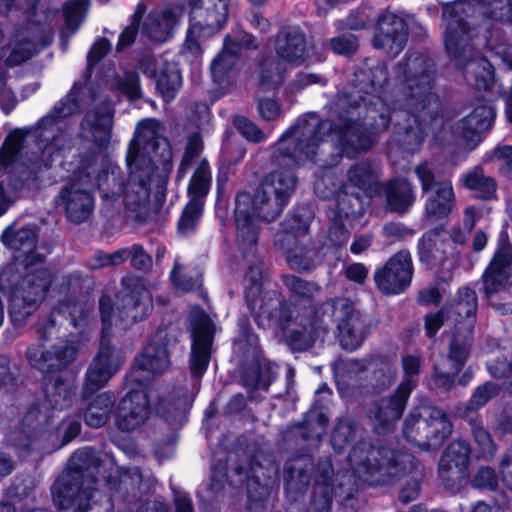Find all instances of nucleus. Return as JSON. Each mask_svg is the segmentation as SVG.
Returning a JSON list of instances; mask_svg holds the SVG:
<instances>
[{"label": "nucleus", "instance_id": "412c9836", "mask_svg": "<svg viewBox=\"0 0 512 512\" xmlns=\"http://www.w3.org/2000/svg\"><path fill=\"white\" fill-rule=\"evenodd\" d=\"M485 297L512 293V247L506 242L499 243L490 262L482 274Z\"/></svg>", "mask_w": 512, "mask_h": 512}, {"label": "nucleus", "instance_id": "f3484780", "mask_svg": "<svg viewBox=\"0 0 512 512\" xmlns=\"http://www.w3.org/2000/svg\"><path fill=\"white\" fill-rule=\"evenodd\" d=\"M160 128V123L155 119L140 121L129 143L126 162L147 165L149 162L153 164L152 155L169 157V142L161 135Z\"/></svg>", "mask_w": 512, "mask_h": 512}, {"label": "nucleus", "instance_id": "aec40b11", "mask_svg": "<svg viewBox=\"0 0 512 512\" xmlns=\"http://www.w3.org/2000/svg\"><path fill=\"white\" fill-rule=\"evenodd\" d=\"M23 137L19 132L9 134L0 148V216L22 189V180L12 181L11 172L22 149Z\"/></svg>", "mask_w": 512, "mask_h": 512}, {"label": "nucleus", "instance_id": "4c0bfd02", "mask_svg": "<svg viewBox=\"0 0 512 512\" xmlns=\"http://www.w3.org/2000/svg\"><path fill=\"white\" fill-rule=\"evenodd\" d=\"M116 396L105 391L97 394L88 403L84 412V421L91 428L103 427L110 419L115 406Z\"/></svg>", "mask_w": 512, "mask_h": 512}, {"label": "nucleus", "instance_id": "20e7f679", "mask_svg": "<svg viewBox=\"0 0 512 512\" xmlns=\"http://www.w3.org/2000/svg\"><path fill=\"white\" fill-rule=\"evenodd\" d=\"M98 173V189L101 197L108 204L117 202L120 198L129 213L138 223H145L155 211L150 202L153 189L157 202L164 199L167 177L156 172L154 164L147 165L127 162L129 176L125 180L121 169L110 162L103 163Z\"/></svg>", "mask_w": 512, "mask_h": 512}, {"label": "nucleus", "instance_id": "e433bc0d", "mask_svg": "<svg viewBox=\"0 0 512 512\" xmlns=\"http://www.w3.org/2000/svg\"><path fill=\"white\" fill-rule=\"evenodd\" d=\"M318 479L314 487L313 498L310 502L308 512H330L333 488L331 487V477L333 467L329 460H325L318 465Z\"/></svg>", "mask_w": 512, "mask_h": 512}, {"label": "nucleus", "instance_id": "f704fd0d", "mask_svg": "<svg viewBox=\"0 0 512 512\" xmlns=\"http://www.w3.org/2000/svg\"><path fill=\"white\" fill-rule=\"evenodd\" d=\"M305 47V36L297 28L283 29L275 41V50L279 58L290 63H298L303 59Z\"/></svg>", "mask_w": 512, "mask_h": 512}, {"label": "nucleus", "instance_id": "9d476101", "mask_svg": "<svg viewBox=\"0 0 512 512\" xmlns=\"http://www.w3.org/2000/svg\"><path fill=\"white\" fill-rule=\"evenodd\" d=\"M99 308L103 324L102 336L98 353L90 363L83 385L84 398L103 388L119 371L126 360L124 353L109 344L108 334L111 328L112 302L109 296L102 295Z\"/></svg>", "mask_w": 512, "mask_h": 512}, {"label": "nucleus", "instance_id": "680f3d73", "mask_svg": "<svg viewBox=\"0 0 512 512\" xmlns=\"http://www.w3.org/2000/svg\"><path fill=\"white\" fill-rule=\"evenodd\" d=\"M472 434L477 444V457L483 459L492 458L496 453V445L493 442L489 432L485 430L482 426L473 424Z\"/></svg>", "mask_w": 512, "mask_h": 512}, {"label": "nucleus", "instance_id": "2eb2a0df", "mask_svg": "<svg viewBox=\"0 0 512 512\" xmlns=\"http://www.w3.org/2000/svg\"><path fill=\"white\" fill-rule=\"evenodd\" d=\"M52 274L41 268L24 277L10 299V317L14 325L22 326L43 302L52 284Z\"/></svg>", "mask_w": 512, "mask_h": 512}, {"label": "nucleus", "instance_id": "f8f14e48", "mask_svg": "<svg viewBox=\"0 0 512 512\" xmlns=\"http://www.w3.org/2000/svg\"><path fill=\"white\" fill-rule=\"evenodd\" d=\"M104 155H97L76 174L75 181L67 184L56 198V203L63 206L66 217L74 223L86 221L93 212L94 198L91 192L98 188V173L101 172Z\"/></svg>", "mask_w": 512, "mask_h": 512}, {"label": "nucleus", "instance_id": "473e14b6", "mask_svg": "<svg viewBox=\"0 0 512 512\" xmlns=\"http://www.w3.org/2000/svg\"><path fill=\"white\" fill-rule=\"evenodd\" d=\"M478 307L476 292L470 287L459 289L456 300L446 308L447 318L455 323H463V327L471 332Z\"/></svg>", "mask_w": 512, "mask_h": 512}, {"label": "nucleus", "instance_id": "79ce46f5", "mask_svg": "<svg viewBox=\"0 0 512 512\" xmlns=\"http://www.w3.org/2000/svg\"><path fill=\"white\" fill-rule=\"evenodd\" d=\"M4 245L15 251L23 253L31 252L37 241V229L35 225H25L19 229L8 227L1 236Z\"/></svg>", "mask_w": 512, "mask_h": 512}, {"label": "nucleus", "instance_id": "603ef678", "mask_svg": "<svg viewBox=\"0 0 512 512\" xmlns=\"http://www.w3.org/2000/svg\"><path fill=\"white\" fill-rule=\"evenodd\" d=\"M427 404H422L414 407L403 423V435L405 439L420 448V440H424L423 436V424H420L424 417L422 412Z\"/></svg>", "mask_w": 512, "mask_h": 512}, {"label": "nucleus", "instance_id": "6ab92c4d", "mask_svg": "<svg viewBox=\"0 0 512 512\" xmlns=\"http://www.w3.org/2000/svg\"><path fill=\"white\" fill-rule=\"evenodd\" d=\"M191 325L190 370L193 377L200 378L206 372L210 361L213 323L203 310L193 308L191 311Z\"/></svg>", "mask_w": 512, "mask_h": 512}, {"label": "nucleus", "instance_id": "7c9ffc66", "mask_svg": "<svg viewBox=\"0 0 512 512\" xmlns=\"http://www.w3.org/2000/svg\"><path fill=\"white\" fill-rule=\"evenodd\" d=\"M120 303L117 310L121 320L132 323L144 319L152 309V296L144 285L137 281L134 289L129 293L118 296Z\"/></svg>", "mask_w": 512, "mask_h": 512}, {"label": "nucleus", "instance_id": "f257e3e1", "mask_svg": "<svg viewBox=\"0 0 512 512\" xmlns=\"http://www.w3.org/2000/svg\"><path fill=\"white\" fill-rule=\"evenodd\" d=\"M435 64L420 52H408L394 68V89L384 98L359 91L338 93L333 104L340 124L307 113L297 119L272 146V158L288 169L268 173L257 188L251 208L248 194L236 197V240L242 251L258 244L259 222L276 220L293 194L297 178L292 168L315 163L328 135L342 155L354 157L368 150L373 136L394 123L404 131L403 146L415 152L428 132L442 123L440 102L433 92Z\"/></svg>", "mask_w": 512, "mask_h": 512}, {"label": "nucleus", "instance_id": "393cba45", "mask_svg": "<svg viewBox=\"0 0 512 512\" xmlns=\"http://www.w3.org/2000/svg\"><path fill=\"white\" fill-rule=\"evenodd\" d=\"M149 413L147 394L141 389L132 390L120 400L115 411V424L121 431H133L146 422Z\"/></svg>", "mask_w": 512, "mask_h": 512}, {"label": "nucleus", "instance_id": "7ed1b4c3", "mask_svg": "<svg viewBox=\"0 0 512 512\" xmlns=\"http://www.w3.org/2000/svg\"><path fill=\"white\" fill-rule=\"evenodd\" d=\"M290 317L286 336L298 349H306L324 337L333 322L337 324L340 343L347 350L360 347L370 331L367 317L345 297L329 299L317 309L303 304Z\"/></svg>", "mask_w": 512, "mask_h": 512}, {"label": "nucleus", "instance_id": "37998d69", "mask_svg": "<svg viewBox=\"0 0 512 512\" xmlns=\"http://www.w3.org/2000/svg\"><path fill=\"white\" fill-rule=\"evenodd\" d=\"M173 21L174 15L169 9L161 13L151 12L145 19L142 34L153 41L165 42L169 37Z\"/></svg>", "mask_w": 512, "mask_h": 512}, {"label": "nucleus", "instance_id": "cd10ccee", "mask_svg": "<svg viewBox=\"0 0 512 512\" xmlns=\"http://www.w3.org/2000/svg\"><path fill=\"white\" fill-rule=\"evenodd\" d=\"M424 440H420L421 450H430L440 447L452 432V424L441 409L428 405L422 412Z\"/></svg>", "mask_w": 512, "mask_h": 512}, {"label": "nucleus", "instance_id": "4468645a", "mask_svg": "<svg viewBox=\"0 0 512 512\" xmlns=\"http://www.w3.org/2000/svg\"><path fill=\"white\" fill-rule=\"evenodd\" d=\"M229 0H190V26L185 47L199 51V38L216 34L226 23Z\"/></svg>", "mask_w": 512, "mask_h": 512}, {"label": "nucleus", "instance_id": "a19ab883", "mask_svg": "<svg viewBox=\"0 0 512 512\" xmlns=\"http://www.w3.org/2000/svg\"><path fill=\"white\" fill-rule=\"evenodd\" d=\"M463 186L475 192V195L484 200L495 198L497 184L492 177L486 176L479 166L463 173L460 177Z\"/></svg>", "mask_w": 512, "mask_h": 512}, {"label": "nucleus", "instance_id": "09e8293b", "mask_svg": "<svg viewBox=\"0 0 512 512\" xmlns=\"http://www.w3.org/2000/svg\"><path fill=\"white\" fill-rule=\"evenodd\" d=\"M282 281L290 293V298L295 301L310 303L320 291V287L316 283L306 281L292 274L282 275Z\"/></svg>", "mask_w": 512, "mask_h": 512}, {"label": "nucleus", "instance_id": "0e129e2a", "mask_svg": "<svg viewBox=\"0 0 512 512\" xmlns=\"http://www.w3.org/2000/svg\"><path fill=\"white\" fill-rule=\"evenodd\" d=\"M355 427L349 420H341L336 425L331 442L334 449L338 452L343 450L345 446L354 439Z\"/></svg>", "mask_w": 512, "mask_h": 512}, {"label": "nucleus", "instance_id": "72a5a7b5", "mask_svg": "<svg viewBox=\"0 0 512 512\" xmlns=\"http://www.w3.org/2000/svg\"><path fill=\"white\" fill-rule=\"evenodd\" d=\"M495 115V109L492 105L478 106L459 122L457 130L465 140L474 141L477 139L479 141L481 134L491 127Z\"/></svg>", "mask_w": 512, "mask_h": 512}, {"label": "nucleus", "instance_id": "c756f323", "mask_svg": "<svg viewBox=\"0 0 512 512\" xmlns=\"http://www.w3.org/2000/svg\"><path fill=\"white\" fill-rule=\"evenodd\" d=\"M82 131L90 136L100 148H107L110 143L113 128V110L109 104H104L89 111L82 123Z\"/></svg>", "mask_w": 512, "mask_h": 512}, {"label": "nucleus", "instance_id": "774afa93", "mask_svg": "<svg viewBox=\"0 0 512 512\" xmlns=\"http://www.w3.org/2000/svg\"><path fill=\"white\" fill-rule=\"evenodd\" d=\"M330 44L335 53L346 56L354 54L359 47L358 39L352 33L332 38Z\"/></svg>", "mask_w": 512, "mask_h": 512}, {"label": "nucleus", "instance_id": "423d86ee", "mask_svg": "<svg viewBox=\"0 0 512 512\" xmlns=\"http://www.w3.org/2000/svg\"><path fill=\"white\" fill-rule=\"evenodd\" d=\"M48 421L46 413L32 407L25 413L20 424L7 433V444L19 458L38 459L69 443L81 431L79 415L63 419L56 431L47 429Z\"/></svg>", "mask_w": 512, "mask_h": 512}, {"label": "nucleus", "instance_id": "c9c22d12", "mask_svg": "<svg viewBox=\"0 0 512 512\" xmlns=\"http://www.w3.org/2000/svg\"><path fill=\"white\" fill-rule=\"evenodd\" d=\"M44 393L49 406L55 410L69 408L76 399V386L73 381L60 376H50L45 380Z\"/></svg>", "mask_w": 512, "mask_h": 512}, {"label": "nucleus", "instance_id": "6e6d98bb", "mask_svg": "<svg viewBox=\"0 0 512 512\" xmlns=\"http://www.w3.org/2000/svg\"><path fill=\"white\" fill-rule=\"evenodd\" d=\"M421 358L415 355H407L402 358L403 379L398 388H404L411 395L416 386L418 375L420 372Z\"/></svg>", "mask_w": 512, "mask_h": 512}, {"label": "nucleus", "instance_id": "0eeeda50", "mask_svg": "<svg viewBox=\"0 0 512 512\" xmlns=\"http://www.w3.org/2000/svg\"><path fill=\"white\" fill-rule=\"evenodd\" d=\"M403 458L388 447L360 441L348 456L351 474L337 476L338 488L349 498L366 485H383L394 481L405 473Z\"/></svg>", "mask_w": 512, "mask_h": 512}, {"label": "nucleus", "instance_id": "a878e982", "mask_svg": "<svg viewBox=\"0 0 512 512\" xmlns=\"http://www.w3.org/2000/svg\"><path fill=\"white\" fill-rule=\"evenodd\" d=\"M77 353L78 348L70 340L53 346L52 351H44L40 345H31L27 349L26 356L33 367L43 373H50L61 370L74 362Z\"/></svg>", "mask_w": 512, "mask_h": 512}, {"label": "nucleus", "instance_id": "5701e85b", "mask_svg": "<svg viewBox=\"0 0 512 512\" xmlns=\"http://www.w3.org/2000/svg\"><path fill=\"white\" fill-rule=\"evenodd\" d=\"M410 394L404 388H396L395 392L375 399L367 408V417L378 434L391 431L407 406Z\"/></svg>", "mask_w": 512, "mask_h": 512}, {"label": "nucleus", "instance_id": "b1692460", "mask_svg": "<svg viewBox=\"0 0 512 512\" xmlns=\"http://www.w3.org/2000/svg\"><path fill=\"white\" fill-rule=\"evenodd\" d=\"M408 38L406 20L394 13H383L377 20L373 46L391 56L398 55Z\"/></svg>", "mask_w": 512, "mask_h": 512}, {"label": "nucleus", "instance_id": "ddd939ff", "mask_svg": "<svg viewBox=\"0 0 512 512\" xmlns=\"http://www.w3.org/2000/svg\"><path fill=\"white\" fill-rule=\"evenodd\" d=\"M380 167L371 160L354 163L347 170L338 195L340 214L354 216L363 214L362 196L372 197L380 192Z\"/></svg>", "mask_w": 512, "mask_h": 512}, {"label": "nucleus", "instance_id": "bf43d9fd", "mask_svg": "<svg viewBox=\"0 0 512 512\" xmlns=\"http://www.w3.org/2000/svg\"><path fill=\"white\" fill-rule=\"evenodd\" d=\"M171 279L174 285L183 291H191L196 289L200 287L202 283V277L200 273H185L183 271V266L179 264L177 260H175L174 267L171 271Z\"/></svg>", "mask_w": 512, "mask_h": 512}, {"label": "nucleus", "instance_id": "2f4dec72", "mask_svg": "<svg viewBox=\"0 0 512 512\" xmlns=\"http://www.w3.org/2000/svg\"><path fill=\"white\" fill-rule=\"evenodd\" d=\"M170 366V357L167 347L163 343L150 342L142 353L135 359L133 375L134 380L140 382L136 376L139 372H147L152 375L164 373Z\"/></svg>", "mask_w": 512, "mask_h": 512}, {"label": "nucleus", "instance_id": "1a4fd4ad", "mask_svg": "<svg viewBox=\"0 0 512 512\" xmlns=\"http://www.w3.org/2000/svg\"><path fill=\"white\" fill-rule=\"evenodd\" d=\"M50 0H0V11L8 12L12 8L25 10L36 17L24 27L16 30L11 38V52L7 63L11 66L21 64L49 45L54 36V28L47 22Z\"/></svg>", "mask_w": 512, "mask_h": 512}, {"label": "nucleus", "instance_id": "4d7b16f0", "mask_svg": "<svg viewBox=\"0 0 512 512\" xmlns=\"http://www.w3.org/2000/svg\"><path fill=\"white\" fill-rule=\"evenodd\" d=\"M146 9V5L143 2H139L137 4L131 18V24L128 25L119 35L117 50L120 51L134 42L138 32L140 20L145 14Z\"/></svg>", "mask_w": 512, "mask_h": 512}, {"label": "nucleus", "instance_id": "a211bd4d", "mask_svg": "<svg viewBox=\"0 0 512 512\" xmlns=\"http://www.w3.org/2000/svg\"><path fill=\"white\" fill-rule=\"evenodd\" d=\"M310 215L304 213H289L281 223L283 231L295 238H300V244L290 248L287 262L292 269L299 271L310 270L315 265L317 252L308 237Z\"/></svg>", "mask_w": 512, "mask_h": 512}, {"label": "nucleus", "instance_id": "39448f33", "mask_svg": "<svg viewBox=\"0 0 512 512\" xmlns=\"http://www.w3.org/2000/svg\"><path fill=\"white\" fill-rule=\"evenodd\" d=\"M103 461L91 448L79 449L51 487L53 503L72 512H112L110 499L96 487Z\"/></svg>", "mask_w": 512, "mask_h": 512}, {"label": "nucleus", "instance_id": "052dcab7", "mask_svg": "<svg viewBox=\"0 0 512 512\" xmlns=\"http://www.w3.org/2000/svg\"><path fill=\"white\" fill-rule=\"evenodd\" d=\"M203 206L196 202H188L178 221V231L182 235L192 233L197 226L198 220L202 214Z\"/></svg>", "mask_w": 512, "mask_h": 512}, {"label": "nucleus", "instance_id": "864d4df0", "mask_svg": "<svg viewBox=\"0 0 512 512\" xmlns=\"http://www.w3.org/2000/svg\"><path fill=\"white\" fill-rule=\"evenodd\" d=\"M314 190L318 197L323 199L335 198L336 209L338 208V195L341 193V185L337 181L335 172L329 168L322 171L314 183Z\"/></svg>", "mask_w": 512, "mask_h": 512}, {"label": "nucleus", "instance_id": "ea45409f", "mask_svg": "<svg viewBox=\"0 0 512 512\" xmlns=\"http://www.w3.org/2000/svg\"><path fill=\"white\" fill-rule=\"evenodd\" d=\"M240 46L230 36L224 39L222 51L211 64L212 79L217 84H222L232 71L238 60Z\"/></svg>", "mask_w": 512, "mask_h": 512}, {"label": "nucleus", "instance_id": "3c124183", "mask_svg": "<svg viewBox=\"0 0 512 512\" xmlns=\"http://www.w3.org/2000/svg\"><path fill=\"white\" fill-rule=\"evenodd\" d=\"M285 67L275 58L264 59L260 64L259 86L262 90H269L279 86L284 80Z\"/></svg>", "mask_w": 512, "mask_h": 512}, {"label": "nucleus", "instance_id": "de8ad7c7", "mask_svg": "<svg viewBox=\"0 0 512 512\" xmlns=\"http://www.w3.org/2000/svg\"><path fill=\"white\" fill-rule=\"evenodd\" d=\"M59 313H68L71 319V324L79 329V336L83 341L88 340L91 329H90V315L91 309L83 303H60L57 308Z\"/></svg>", "mask_w": 512, "mask_h": 512}, {"label": "nucleus", "instance_id": "4be33fe9", "mask_svg": "<svg viewBox=\"0 0 512 512\" xmlns=\"http://www.w3.org/2000/svg\"><path fill=\"white\" fill-rule=\"evenodd\" d=\"M413 264L411 254L402 250L391 256L374 273L377 288L386 295L402 293L411 283Z\"/></svg>", "mask_w": 512, "mask_h": 512}, {"label": "nucleus", "instance_id": "338daca9", "mask_svg": "<svg viewBox=\"0 0 512 512\" xmlns=\"http://www.w3.org/2000/svg\"><path fill=\"white\" fill-rule=\"evenodd\" d=\"M489 373L499 379H505L506 388L512 393V361L497 358L488 364Z\"/></svg>", "mask_w": 512, "mask_h": 512}, {"label": "nucleus", "instance_id": "58836bf2", "mask_svg": "<svg viewBox=\"0 0 512 512\" xmlns=\"http://www.w3.org/2000/svg\"><path fill=\"white\" fill-rule=\"evenodd\" d=\"M387 203L390 210L403 214L413 205L416 196L413 185L406 179H394L386 189Z\"/></svg>", "mask_w": 512, "mask_h": 512}, {"label": "nucleus", "instance_id": "6e6552de", "mask_svg": "<svg viewBox=\"0 0 512 512\" xmlns=\"http://www.w3.org/2000/svg\"><path fill=\"white\" fill-rule=\"evenodd\" d=\"M109 50L110 43L105 38H101L93 44L87 55V69L83 80L75 82L67 96L55 105L51 114L40 120L37 129L38 145L43 156L52 157L54 152H60L65 147L69 139L68 122L65 119L79 111L82 101L80 95L83 93L84 84L90 78L91 69Z\"/></svg>", "mask_w": 512, "mask_h": 512}, {"label": "nucleus", "instance_id": "9b49d317", "mask_svg": "<svg viewBox=\"0 0 512 512\" xmlns=\"http://www.w3.org/2000/svg\"><path fill=\"white\" fill-rule=\"evenodd\" d=\"M238 247H240L238 245ZM244 258H251L249 268L245 273V295L249 309L257 317H265L269 321H276L282 326L286 334V326L292 322V313L296 314L299 306L294 305L293 308L284 307L280 295L276 292H268L261 297L262 294V278L263 267L262 262L256 257L257 246L252 252L249 250L242 251Z\"/></svg>", "mask_w": 512, "mask_h": 512}, {"label": "nucleus", "instance_id": "49530a36", "mask_svg": "<svg viewBox=\"0 0 512 512\" xmlns=\"http://www.w3.org/2000/svg\"><path fill=\"white\" fill-rule=\"evenodd\" d=\"M212 182L211 169L206 160H202L192 175L188 186L189 202L203 206V199L210 190Z\"/></svg>", "mask_w": 512, "mask_h": 512}, {"label": "nucleus", "instance_id": "bb28decb", "mask_svg": "<svg viewBox=\"0 0 512 512\" xmlns=\"http://www.w3.org/2000/svg\"><path fill=\"white\" fill-rule=\"evenodd\" d=\"M470 446L465 440L449 444L439 461V476L447 486L460 483L466 477Z\"/></svg>", "mask_w": 512, "mask_h": 512}, {"label": "nucleus", "instance_id": "8fccbe9b", "mask_svg": "<svg viewBox=\"0 0 512 512\" xmlns=\"http://www.w3.org/2000/svg\"><path fill=\"white\" fill-rule=\"evenodd\" d=\"M157 89L166 101L172 100L182 84L181 74L175 64H166L154 75Z\"/></svg>", "mask_w": 512, "mask_h": 512}, {"label": "nucleus", "instance_id": "5fc2aeb1", "mask_svg": "<svg viewBox=\"0 0 512 512\" xmlns=\"http://www.w3.org/2000/svg\"><path fill=\"white\" fill-rule=\"evenodd\" d=\"M500 387L498 384L488 381L479 385L473 392L467 403L463 417L468 418L469 411H477L485 406L492 398L498 395Z\"/></svg>", "mask_w": 512, "mask_h": 512}, {"label": "nucleus", "instance_id": "f03ea898", "mask_svg": "<svg viewBox=\"0 0 512 512\" xmlns=\"http://www.w3.org/2000/svg\"><path fill=\"white\" fill-rule=\"evenodd\" d=\"M503 0H456L443 8L444 43L449 57L464 70L467 81L478 89L491 90L494 76L491 64L478 55L480 47L498 56L512 68V45L508 43L504 23L494 11L484 12L478 26H471L466 16L476 4H501Z\"/></svg>", "mask_w": 512, "mask_h": 512}, {"label": "nucleus", "instance_id": "e2e57ef3", "mask_svg": "<svg viewBox=\"0 0 512 512\" xmlns=\"http://www.w3.org/2000/svg\"><path fill=\"white\" fill-rule=\"evenodd\" d=\"M112 87L131 99L140 97L139 75L135 71H127L122 77H117Z\"/></svg>", "mask_w": 512, "mask_h": 512}, {"label": "nucleus", "instance_id": "13d9d810", "mask_svg": "<svg viewBox=\"0 0 512 512\" xmlns=\"http://www.w3.org/2000/svg\"><path fill=\"white\" fill-rule=\"evenodd\" d=\"M87 0H69L64 5V18L67 28L74 33L84 19Z\"/></svg>", "mask_w": 512, "mask_h": 512}, {"label": "nucleus", "instance_id": "dca6fc26", "mask_svg": "<svg viewBox=\"0 0 512 512\" xmlns=\"http://www.w3.org/2000/svg\"><path fill=\"white\" fill-rule=\"evenodd\" d=\"M414 172L423 193H428L424 205V217L430 222L447 218L456 206V194L450 179L436 180L427 162L417 165Z\"/></svg>", "mask_w": 512, "mask_h": 512}, {"label": "nucleus", "instance_id": "c03bdc74", "mask_svg": "<svg viewBox=\"0 0 512 512\" xmlns=\"http://www.w3.org/2000/svg\"><path fill=\"white\" fill-rule=\"evenodd\" d=\"M311 463L307 458H298L285 465L286 490L288 493H302L310 482Z\"/></svg>", "mask_w": 512, "mask_h": 512}, {"label": "nucleus", "instance_id": "69168bd1", "mask_svg": "<svg viewBox=\"0 0 512 512\" xmlns=\"http://www.w3.org/2000/svg\"><path fill=\"white\" fill-rule=\"evenodd\" d=\"M233 125L248 141L259 143L266 139V134L244 116H236L233 119Z\"/></svg>", "mask_w": 512, "mask_h": 512}, {"label": "nucleus", "instance_id": "c85d7f7f", "mask_svg": "<svg viewBox=\"0 0 512 512\" xmlns=\"http://www.w3.org/2000/svg\"><path fill=\"white\" fill-rule=\"evenodd\" d=\"M470 339L467 336L455 335L449 345L447 361L448 370L435 366V384L445 390H449L454 383V376L463 368L470 351Z\"/></svg>", "mask_w": 512, "mask_h": 512}, {"label": "nucleus", "instance_id": "a18cd8bd", "mask_svg": "<svg viewBox=\"0 0 512 512\" xmlns=\"http://www.w3.org/2000/svg\"><path fill=\"white\" fill-rule=\"evenodd\" d=\"M448 244L438 230L425 233L418 242V253L422 262L431 263L445 258Z\"/></svg>", "mask_w": 512, "mask_h": 512}]
</instances>
